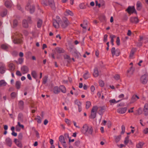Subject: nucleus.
I'll return each mask as SVG.
<instances>
[{"label": "nucleus", "mask_w": 148, "mask_h": 148, "mask_svg": "<svg viewBox=\"0 0 148 148\" xmlns=\"http://www.w3.org/2000/svg\"><path fill=\"white\" fill-rule=\"evenodd\" d=\"M15 34V37H12L13 40V42L15 44H21L23 42L22 35L16 32Z\"/></svg>", "instance_id": "1"}, {"label": "nucleus", "mask_w": 148, "mask_h": 148, "mask_svg": "<svg viewBox=\"0 0 148 148\" xmlns=\"http://www.w3.org/2000/svg\"><path fill=\"white\" fill-rule=\"evenodd\" d=\"M69 23V22L67 18H63L62 21H61L60 23H59L63 28H65L68 26Z\"/></svg>", "instance_id": "2"}, {"label": "nucleus", "mask_w": 148, "mask_h": 148, "mask_svg": "<svg viewBox=\"0 0 148 148\" xmlns=\"http://www.w3.org/2000/svg\"><path fill=\"white\" fill-rule=\"evenodd\" d=\"M148 81L147 75L145 74L142 75L140 79L141 82L143 84H145L147 83Z\"/></svg>", "instance_id": "3"}, {"label": "nucleus", "mask_w": 148, "mask_h": 148, "mask_svg": "<svg viewBox=\"0 0 148 148\" xmlns=\"http://www.w3.org/2000/svg\"><path fill=\"white\" fill-rule=\"evenodd\" d=\"M111 53L112 57H114L115 55L116 56H118L120 53V51L119 49H116V50L114 47H112L111 50Z\"/></svg>", "instance_id": "4"}, {"label": "nucleus", "mask_w": 148, "mask_h": 148, "mask_svg": "<svg viewBox=\"0 0 148 148\" xmlns=\"http://www.w3.org/2000/svg\"><path fill=\"white\" fill-rule=\"evenodd\" d=\"M59 141L61 142L63 147L66 148L67 147L64 137L62 136H60L59 138Z\"/></svg>", "instance_id": "5"}, {"label": "nucleus", "mask_w": 148, "mask_h": 148, "mask_svg": "<svg viewBox=\"0 0 148 148\" xmlns=\"http://www.w3.org/2000/svg\"><path fill=\"white\" fill-rule=\"evenodd\" d=\"M25 8L26 10H29L31 13H33L35 10V7L34 5H31L30 4H28Z\"/></svg>", "instance_id": "6"}, {"label": "nucleus", "mask_w": 148, "mask_h": 148, "mask_svg": "<svg viewBox=\"0 0 148 148\" xmlns=\"http://www.w3.org/2000/svg\"><path fill=\"white\" fill-rule=\"evenodd\" d=\"M127 110V108H121L118 109L117 110V112L119 114H123L126 112Z\"/></svg>", "instance_id": "7"}, {"label": "nucleus", "mask_w": 148, "mask_h": 148, "mask_svg": "<svg viewBox=\"0 0 148 148\" xmlns=\"http://www.w3.org/2000/svg\"><path fill=\"white\" fill-rule=\"evenodd\" d=\"M28 71V67L26 66H23L21 67V71L23 74L26 73Z\"/></svg>", "instance_id": "8"}, {"label": "nucleus", "mask_w": 148, "mask_h": 148, "mask_svg": "<svg viewBox=\"0 0 148 148\" xmlns=\"http://www.w3.org/2000/svg\"><path fill=\"white\" fill-rule=\"evenodd\" d=\"M139 99V97L136 95H133L132 97L130 103H132Z\"/></svg>", "instance_id": "9"}, {"label": "nucleus", "mask_w": 148, "mask_h": 148, "mask_svg": "<svg viewBox=\"0 0 148 148\" xmlns=\"http://www.w3.org/2000/svg\"><path fill=\"white\" fill-rule=\"evenodd\" d=\"M88 125L85 124L83 126L81 129V131L82 133L84 134H86V130L87 129H88Z\"/></svg>", "instance_id": "10"}, {"label": "nucleus", "mask_w": 148, "mask_h": 148, "mask_svg": "<svg viewBox=\"0 0 148 148\" xmlns=\"http://www.w3.org/2000/svg\"><path fill=\"white\" fill-rule=\"evenodd\" d=\"M5 68L4 64L2 63H0V73L3 74L5 73Z\"/></svg>", "instance_id": "11"}, {"label": "nucleus", "mask_w": 148, "mask_h": 148, "mask_svg": "<svg viewBox=\"0 0 148 148\" xmlns=\"http://www.w3.org/2000/svg\"><path fill=\"white\" fill-rule=\"evenodd\" d=\"M130 20L131 22L135 23H138L139 21V19L137 17H131L130 18Z\"/></svg>", "instance_id": "12"}, {"label": "nucleus", "mask_w": 148, "mask_h": 148, "mask_svg": "<svg viewBox=\"0 0 148 148\" xmlns=\"http://www.w3.org/2000/svg\"><path fill=\"white\" fill-rule=\"evenodd\" d=\"M105 107L104 106L98 107V112L100 115H101L104 112L105 109Z\"/></svg>", "instance_id": "13"}, {"label": "nucleus", "mask_w": 148, "mask_h": 148, "mask_svg": "<svg viewBox=\"0 0 148 148\" xmlns=\"http://www.w3.org/2000/svg\"><path fill=\"white\" fill-rule=\"evenodd\" d=\"M8 64L9 70L11 71H13L15 69L14 65L12 63H8Z\"/></svg>", "instance_id": "14"}, {"label": "nucleus", "mask_w": 148, "mask_h": 148, "mask_svg": "<svg viewBox=\"0 0 148 148\" xmlns=\"http://www.w3.org/2000/svg\"><path fill=\"white\" fill-rule=\"evenodd\" d=\"M5 143L9 147H11L12 141V140L10 138H7L5 139Z\"/></svg>", "instance_id": "15"}, {"label": "nucleus", "mask_w": 148, "mask_h": 148, "mask_svg": "<svg viewBox=\"0 0 148 148\" xmlns=\"http://www.w3.org/2000/svg\"><path fill=\"white\" fill-rule=\"evenodd\" d=\"M135 10V9L134 7L129 6L126 10L127 12L130 14L133 13Z\"/></svg>", "instance_id": "16"}, {"label": "nucleus", "mask_w": 148, "mask_h": 148, "mask_svg": "<svg viewBox=\"0 0 148 148\" xmlns=\"http://www.w3.org/2000/svg\"><path fill=\"white\" fill-rule=\"evenodd\" d=\"M144 114L145 116H147L148 115V107L147 106V103L145 104L144 106Z\"/></svg>", "instance_id": "17"}, {"label": "nucleus", "mask_w": 148, "mask_h": 148, "mask_svg": "<svg viewBox=\"0 0 148 148\" xmlns=\"http://www.w3.org/2000/svg\"><path fill=\"white\" fill-rule=\"evenodd\" d=\"M86 130V134H92L93 132V129L92 127L91 126H88V129Z\"/></svg>", "instance_id": "18"}, {"label": "nucleus", "mask_w": 148, "mask_h": 148, "mask_svg": "<svg viewBox=\"0 0 148 148\" xmlns=\"http://www.w3.org/2000/svg\"><path fill=\"white\" fill-rule=\"evenodd\" d=\"M59 23L56 20H53V26L56 28H58L59 27Z\"/></svg>", "instance_id": "19"}, {"label": "nucleus", "mask_w": 148, "mask_h": 148, "mask_svg": "<svg viewBox=\"0 0 148 148\" xmlns=\"http://www.w3.org/2000/svg\"><path fill=\"white\" fill-rule=\"evenodd\" d=\"M64 14L65 16L70 15L73 16V13L72 11L69 10H66L64 13Z\"/></svg>", "instance_id": "20"}, {"label": "nucleus", "mask_w": 148, "mask_h": 148, "mask_svg": "<svg viewBox=\"0 0 148 148\" xmlns=\"http://www.w3.org/2000/svg\"><path fill=\"white\" fill-rule=\"evenodd\" d=\"M55 51L57 53H61L64 52V50L62 48L59 47H57L55 48Z\"/></svg>", "instance_id": "21"}, {"label": "nucleus", "mask_w": 148, "mask_h": 148, "mask_svg": "<svg viewBox=\"0 0 148 148\" xmlns=\"http://www.w3.org/2000/svg\"><path fill=\"white\" fill-rule=\"evenodd\" d=\"M99 75V72L98 71L97 68H95L94 69L93 75L95 77H98Z\"/></svg>", "instance_id": "22"}, {"label": "nucleus", "mask_w": 148, "mask_h": 148, "mask_svg": "<svg viewBox=\"0 0 148 148\" xmlns=\"http://www.w3.org/2000/svg\"><path fill=\"white\" fill-rule=\"evenodd\" d=\"M42 24V21L40 19H38L37 21V26L38 28H40Z\"/></svg>", "instance_id": "23"}, {"label": "nucleus", "mask_w": 148, "mask_h": 148, "mask_svg": "<svg viewBox=\"0 0 148 148\" xmlns=\"http://www.w3.org/2000/svg\"><path fill=\"white\" fill-rule=\"evenodd\" d=\"M5 6L7 8H10L12 6V3L10 1L7 0L5 2Z\"/></svg>", "instance_id": "24"}, {"label": "nucleus", "mask_w": 148, "mask_h": 148, "mask_svg": "<svg viewBox=\"0 0 148 148\" xmlns=\"http://www.w3.org/2000/svg\"><path fill=\"white\" fill-rule=\"evenodd\" d=\"M115 142L116 143H118L120 140L121 138V135L115 136H114Z\"/></svg>", "instance_id": "25"}, {"label": "nucleus", "mask_w": 148, "mask_h": 148, "mask_svg": "<svg viewBox=\"0 0 148 148\" xmlns=\"http://www.w3.org/2000/svg\"><path fill=\"white\" fill-rule=\"evenodd\" d=\"M22 25L25 28H27L29 26L27 21L25 19H24L23 21Z\"/></svg>", "instance_id": "26"}, {"label": "nucleus", "mask_w": 148, "mask_h": 148, "mask_svg": "<svg viewBox=\"0 0 148 148\" xmlns=\"http://www.w3.org/2000/svg\"><path fill=\"white\" fill-rule=\"evenodd\" d=\"M53 92L55 94H58L60 92V89L58 86H55L53 88Z\"/></svg>", "instance_id": "27"}, {"label": "nucleus", "mask_w": 148, "mask_h": 148, "mask_svg": "<svg viewBox=\"0 0 148 148\" xmlns=\"http://www.w3.org/2000/svg\"><path fill=\"white\" fill-rule=\"evenodd\" d=\"M7 84V83L5 80L2 79L0 81V87L5 86Z\"/></svg>", "instance_id": "28"}, {"label": "nucleus", "mask_w": 148, "mask_h": 148, "mask_svg": "<svg viewBox=\"0 0 148 148\" xmlns=\"http://www.w3.org/2000/svg\"><path fill=\"white\" fill-rule=\"evenodd\" d=\"M21 85V82L19 81H16L15 83V86L16 88L17 89H19L20 88Z\"/></svg>", "instance_id": "29"}, {"label": "nucleus", "mask_w": 148, "mask_h": 148, "mask_svg": "<svg viewBox=\"0 0 148 148\" xmlns=\"http://www.w3.org/2000/svg\"><path fill=\"white\" fill-rule=\"evenodd\" d=\"M90 74L88 71H86L83 75V77L85 79H87L90 77Z\"/></svg>", "instance_id": "30"}, {"label": "nucleus", "mask_w": 148, "mask_h": 148, "mask_svg": "<svg viewBox=\"0 0 148 148\" xmlns=\"http://www.w3.org/2000/svg\"><path fill=\"white\" fill-rule=\"evenodd\" d=\"M144 143L143 142H140L136 145L137 148H142Z\"/></svg>", "instance_id": "31"}, {"label": "nucleus", "mask_w": 148, "mask_h": 148, "mask_svg": "<svg viewBox=\"0 0 148 148\" xmlns=\"http://www.w3.org/2000/svg\"><path fill=\"white\" fill-rule=\"evenodd\" d=\"M134 70V69L132 66H131L130 68L128 70L127 72L130 74H132L133 73Z\"/></svg>", "instance_id": "32"}, {"label": "nucleus", "mask_w": 148, "mask_h": 148, "mask_svg": "<svg viewBox=\"0 0 148 148\" xmlns=\"http://www.w3.org/2000/svg\"><path fill=\"white\" fill-rule=\"evenodd\" d=\"M7 13V11L6 9L3 10L1 13V16L2 17L5 16Z\"/></svg>", "instance_id": "33"}, {"label": "nucleus", "mask_w": 148, "mask_h": 148, "mask_svg": "<svg viewBox=\"0 0 148 148\" xmlns=\"http://www.w3.org/2000/svg\"><path fill=\"white\" fill-rule=\"evenodd\" d=\"M31 75L34 78L36 79L37 77V73L35 71H32Z\"/></svg>", "instance_id": "34"}, {"label": "nucleus", "mask_w": 148, "mask_h": 148, "mask_svg": "<svg viewBox=\"0 0 148 148\" xmlns=\"http://www.w3.org/2000/svg\"><path fill=\"white\" fill-rule=\"evenodd\" d=\"M60 90L62 92L64 93H65L66 92V89L64 86H60Z\"/></svg>", "instance_id": "35"}, {"label": "nucleus", "mask_w": 148, "mask_h": 148, "mask_svg": "<svg viewBox=\"0 0 148 148\" xmlns=\"http://www.w3.org/2000/svg\"><path fill=\"white\" fill-rule=\"evenodd\" d=\"M19 106L21 109H22L23 108L24 103L22 101H19L18 103Z\"/></svg>", "instance_id": "36"}, {"label": "nucleus", "mask_w": 148, "mask_h": 148, "mask_svg": "<svg viewBox=\"0 0 148 148\" xmlns=\"http://www.w3.org/2000/svg\"><path fill=\"white\" fill-rule=\"evenodd\" d=\"M91 105V102L89 101H87L86 103V109L89 108Z\"/></svg>", "instance_id": "37"}, {"label": "nucleus", "mask_w": 148, "mask_h": 148, "mask_svg": "<svg viewBox=\"0 0 148 148\" xmlns=\"http://www.w3.org/2000/svg\"><path fill=\"white\" fill-rule=\"evenodd\" d=\"M1 48L3 49H7L8 48V46L6 44H2L1 45Z\"/></svg>", "instance_id": "38"}, {"label": "nucleus", "mask_w": 148, "mask_h": 148, "mask_svg": "<svg viewBox=\"0 0 148 148\" xmlns=\"http://www.w3.org/2000/svg\"><path fill=\"white\" fill-rule=\"evenodd\" d=\"M74 103L75 104L77 105L78 106H81V103L77 99H76L75 100Z\"/></svg>", "instance_id": "39"}, {"label": "nucleus", "mask_w": 148, "mask_h": 148, "mask_svg": "<svg viewBox=\"0 0 148 148\" xmlns=\"http://www.w3.org/2000/svg\"><path fill=\"white\" fill-rule=\"evenodd\" d=\"M35 119L37 121V122L39 123L41 122V118L39 116H38L37 118H35Z\"/></svg>", "instance_id": "40"}, {"label": "nucleus", "mask_w": 148, "mask_h": 148, "mask_svg": "<svg viewBox=\"0 0 148 148\" xmlns=\"http://www.w3.org/2000/svg\"><path fill=\"white\" fill-rule=\"evenodd\" d=\"M96 113L95 112H91L90 117L91 118L94 119L96 116Z\"/></svg>", "instance_id": "41"}, {"label": "nucleus", "mask_w": 148, "mask_h": 148, "mask_svg": "<svg viewBox=\"0 0 148 148\" xmlns=\"http://www.w3.org/2000/svg\"><path fill=\"white\" fill-rule=\"evenodd\" d=\"M98 107L97 106H95L93 107L91 112L96 113Z\"/></svg>", "instance_id": "42"}, {"label": "nucleus", "mask_w": 148, "mask_h": 148, "mask_svg": "<svg viewBox=\"0 0 148 148\" xmlns=\"http://www.w3.org/2000/svg\"><path fill=\"white\" fill-rule=\"evenodd\" d=\"M116 38V36L114 35L111 34L110 35V38L111 39V42H114V38Z\"/></svg>", "instance_id": "43"}, {"label": "nucleus", "mask_w": 148, "mask_h": 148, "mask_svg": "<svg viewBox=\"0 0 148 148\" xmlns=\"http://www.w3.org/2000/svg\"><path fill=\"white\" fill-rule=\"evenodd\" d=\"M137 10H140L141 8V4L140 2H138L137 4Z\"/></svg>", "instance_id": "44"}, {"label": "nucleus", "mask_w": 148, "mask_h": 148, "mask_svg": "<svg viewBox=\"0 0 148 148\" xmlns=\"http://www.w3.org/2000/svg\"><path fill=\"white\" fill-rule=\"evenodd\" d=\"M22 117L23 115L21 113H20L19 114L18 116V119L19 121H22Z\"/></svg>", "instance_id": "45"}, {"label": "nucleus", "mask_w": 148, "mask_h": 148, "mask_svg": "<svg viewBox=\"0 0 148 148\" xmlns=\"http://www.w3.org/2000/svg\"><path fill=\"white\" fill-rule=\"evenodd\" d=\"M135 51L132 49L130 53V58H133L134 54L135 53Z\"/></svg>", "instance_id": "46"}, {"label": "nucleus", "mask_w": 148, "mask_h": 148, "mask_svg": "<svg viewBox=\"0 0 148 148\" xmlns=\"http://www.w3.org/2000/svg\"><path fill=\"white\" fill-rule=\"evenodd\" d=\"M129 142V136H127L125 138L124 141V144L126 145Z\"/></svg>", "instance_id": "47"}, {"label": "nucleus", "mask_w": 148, "mask_h": 148, "mask_svg": "<svg viewBox=\"0 0 148 148\" xmlns=\"http://www.w3.org/2000/svg\"><path fill=\"white\" fill-rule=\"evenodd\" d=\"M18 22L17 20L15 19L14 20L13 22V27H16L18 25Z\"/></svg>", "instance_id": "48"}, {"label": "nucleus", "mask_w": 148, "mask_h": 148, "mask_svg": "<svg viewBox=\"0 0 148 148\" xmlns=\"http://www.w3.org/2000/svg\"><path fill=\"white\" fill-rule=\"evenodd\" d=\"M47 76L44 77L43 78V84H45L47 82Z\"/></svg>", "instance_id": "49"}, {"label": "nucleus", "mask_w": 148, "mask_h": 148, "mask_svg": "<svg viewBox=\"0 0 148 148\" xmlns=\"http://www.w3.org/2000/svg\"><path fill=\"white\" fill-rule=\"evenodd\" d=\"M72 53L73 54V55H74L75 56L76 55V56H79L80 55L79 53L76 50H74V52H72Z\"/></svg>", "instance_id": "50"}, {"label": "nucleus", "mask_w": 148, "mask_h": 148, "mask_svg": "<svg viewBox=\"0 0 148 148\" xmlns=\"http://www.w3.org/2000/svg\"><path fill=\"white\" fill-rule=\"evenodd\" d=\"M65 121L68 125H70L71 124V121L67 119H65Z\"/></svg>", "instance_id": "51"}, {"label": "nucleus", "mask_w": 148, "mask_h": 148, "mask_svg": "<svg viewBox=\"0 0 148 148\" xmlns=\"http://www.w3.org/2000/svg\"><path fill=\"white\" fill-rule=\"evenodd\" d=\"M79 7L81 9H84L86 8L85 5L83 3H81L79 5Z\"/></svg>", "instance_id": "52"}, {"label": "nucleus", "mask_w": 148, "mask_h": 148, "mask_svg": "<svg viewBox=\"0 0 148 148\" xmlns=\"http://www.w3.org/2000/svg\"><path fill=\"white\" fill-rule=\"evenodd\" d=\"M109 102L110 103V104L112 105V103H116V101L115 99H111L109 100Z\"/></svg>", "instance_id": "53"}, {"label": "nucleus", "mask_w": 148, "mask_h": 148, "mask_svg": "<svg viewBox=\"0 0 148 148\" xmlns=\"http://www.w3.org/2000/svg\"><path fill=\"white\" fill-rule=\"evenodd\" d=\"M99 85L101 87H103L104 85V83L101 80H99Z\"/></svg>", "instance_id": "54"}, {"label": "nucleus", "mask_w": 148, "mask_h": 148, "mask_svg": "<svg viewBox=\"0 0 148 148\" xmlns=\"http://www.w3.org/2000/svg\"><path fill=\"white\" fill-rule=\"evenodd\" d=\"M116 42L117 45L119 46L120 45V40L119 37H117Z\"/></svg>", "instance_id": "55"}, {"label": "nucleus", "mask_w": 148, "mask_h": 148, "mask_svg": "<svg viewBox=\"0 0 148 148\" xmlns=\"http://www.w3.org/2000/svg\"><path fill=\"white\" fill-rule=\"evenodd\" d=\"M122 132L121 133L122 134H124L125 131V127L124 125H123L121 126Z\"/></svg>", "instance_id": "56"}, {"label": "nucleus", "mask_w": 148, "mask_h": 148, "mask_svg": "<svg viewBox=\"0 0 148 148\" xmlns=\"http://www.w3.org/2000/svg\"><path fill=\"white\" fill-rule=\"evenodd\" d=\"M90 90L91 92H92V94H94V92L95 90V88L93 86H92L90 87Z\"/></svg>", "instance_id": "57"}, {"label": "nucleus", "mask_w": 148, "mask_h": 148, "mask_svg": "<svg viewBox=\"0 0 148 148\" xmlns=\"http://www.w3.org/2000/svg\"><path fill=\"white\" fill-rule=\"evenodd\" d=\"M23 61V59L22 58H20L18 59V62L20 64H22Z\"/></svg>", "instance_id": "58"}, {"label": "nucleus", "mask_w": 148, "mask_h": 148, "mask_svg": "<svg viewBox=\"0 0 148 148\" xmlns=\"http://www.w3.org/2000/svg\"><path fill=\"white\" fill-rule=\"evenodd\" d=\"M18 126H19L20 128H21L22 129H23L24 126L23 125H21L20 124L19 122H18L17 123V125Z\"/></svg>", "instance_id": "59"}, {"label": "nucleus", "mask_w": 148, "mask_h": 148, "mask_svg": "<svg viewBox=\"0 0 148 148\" xmlns=\"http://www.w3.org/2000/svg\"><path fill=\"white\" fill-rule=\"evenodd\" d=\"M142 109L141 108H138L137 110V112L138 114V115H140L142 113Z\"/></svg>", "instance_id": "60"}, {"label": "nucleus", "mask_w": 148, "mask_h": 148, "mask_svg": "<svg viewBox=\"0 0 148 148\" xmlns=\"http://www.w3.org/2000/svg\"><path fill=\"white\" fill-rule=\"evenodd\" d=\"M16 94L14 92H12L11 94V97L13 98H14L16 97Z\"/></svg>", "instance_id": "61"}, {"label": "nucleus", "mask_w": 148, "mask_h": 148, "mask_svg": "<svg viewBox=\"0 0 148 148\" xmlns=\"http://www.w3.org/2000/svg\"><path fill=\"white\" fill-rule=\"evenodd\" d=\"M16 145L19 147H22V145L21 143L19 141L18 142L16 143Z\"/></svg>", "instance_id": "62"}, {"label": "nucleus", "mask_w": 148, "mask_h": 148, "mask_svg": "<svg viewBox=\"0 0 148 148\" xmlns=\"http://www.w3.org/2000/svg\"><path fill=\"white\" fill-rule=\"evenodd\" d=\"M15 130L16 131L19 132L21 130V128L16 125L15 127Z\"/></svg>", "instance_id": "63"}, {"label": "nucleus", "mask_w": 148, "mask_h": 148, "mask_svg": "<svg viewBox=\"0 0 148 148\" xmlns=\"http://www.w3.org/2000/svg\"><path fill=\"white\" fill-rule=\"evenodd\" d=\"M27 21L29 23L31 24L32 23V21L31 20V17L28 16L27 18Z\"/></svg>", "instance_id": "64"}]
</instances>
